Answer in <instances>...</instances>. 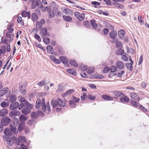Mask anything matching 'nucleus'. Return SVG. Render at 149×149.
Masks as SVG:
<instances>
[{
    "label": "nucleus",
    "instance_id": "obj_1",
    "mask_svg": "<svg viewBox=\"0 0 149 149\" xmlns=\"http://www.w3.org/2000/svg\"><path fill=\"white\" fill-rule=\"evenodd\" d=\"M51 104L54 108L58 106L61 107H64L66 105L65 102L63 101L62 99L59 98L57 100L53 99L51 101Z\"/></svg>",
    "mask_w": 149,
    "mask_h": 149
},
{
    "label": "nucleus",
    "instance_id": "obj_2",
    "mask_svg": "<svg viewBox=\"0 0 149 149\" xmlns=\"http://www.w3.org/2000/svg\"><path fill=\"white\" fill-rule=\"evenodd\" d=\"M27 107L30 108L32 109L33 106L32 104L29 103L28 102H21L19 104V109H21L24 107Z\"/></svg>",
    "mask_w": 149,
    "mask_h": 149
},
{
    "label": "nucleus",
    "instance_id": "obj_3",
    "mask_svg": "<svg viewBox=\"0 0 149 149\" xmlns=\"http://www.w3.org/2000/svg\"><path fill=\"white\" fill-rule=\"evenodd\" d=\"M4 133L5 135L3 136V138L7 141L9 139V136H10L12 135V133L10 131L9 129V128H6L5 129L4 131Z\"/></svg>",
    "mask_w": 149,
    "mask_h": 149
},
{
    "label": "nucleus",
    "instance_id": "obj_4",
    "mask_svg": "<svg viewBox=\"0 0 149 149\" xmlns=\"http://www.w3.org/2000/svg\"><path fill=\"white\" fill-rule=\"evenodd\" d=\"M43 111H44L47 113H49L51 112V109L49 102H47L46 105L42 106V109Z\"/></svg>",
    "mask_w": 149,
    "mask_h": 149
},
{
    "label": "nucleus",
    "instance_id": "obj_5",
    "mask_svg": "<svg viewBox=\"0 0 149 149\" xmlns=\"http://www.w3.org/2000/svg\"><path fill=\"white\" fill-rule=\"evenodd\" d=\"M10 121V119L9 117L6 116L2 118L1 122V124L5 126L9 124Z\"/></svg>",
    "mask_w": 149,
    "mask_h": 149
},
{
    "label": "nucleus",
    "instance_id": "obj_6",
    "mask_svg": "<svg viewBox=\"0 0 149 149\" xmlns=\"http://www.w3.org/2000/svg\"><path fill=\"white\" fill-rule=\"evenodd\" d=\"M113 95L116 96L114 97L113 98L116 99L118 97H122L124 96V94L122 92L118 91H115L112 92Z\"/></svg>",
    "mask_w": 149,
    "mask_h": 149
},
{
    "label": "nucleus",
    "instance_id": "obj_7",
    "mask_svg": "<svg viewBox=\"0 0 149 149\" xmlns=\"http://www.w3.org/2000/svg\"><path fill=\"white\" fill-rule=\"evenodd\" d=\"M47 29L46 27H44L41 29L40 34L42 36H49V34L47 33Z\"/></svg>",
    "mask_w": 149,
    "mask_h": 149
},
{
    "label": "nucleus",
    "instance_id": "obj_8",
    "mask_svg": "<svg viewBox=\"0 0 149 149\" xmlns=\"http://www.w3.org/2000/svg\"><path fill=\"white\" fill-rule=\"evenodd\" d=\"M19 108V103L16 102H13L10 105V108L11 110H14Z\"/></svg>",
    "mask_w": 149,
    "mask_h": 149
},
{
    "label": "nucleus",
    "instance_id": "obj_9",
    "mask_svg": "<svg viewBox=\"0 0 149 149\" xmlns=\"http://www.w3.org/2000/svg\"><path fill=\"white\" fill-rule=\"evenodd\" d=\"M19 86V90L22 93V94L23 95H25L26 94V89L25 85L20 84Z\"/></svg>",
    "mask_w": 149,
    "mask_h": 149
},
{
    "label": "nucleus",
    "instance_id": "obj_10",
    "mask_svg": "<svg viewBox=\"0 0 149 149\" xmlns=\"http://www.w3.org/2000/svg\"><path fill=\"white\" fill-rule=\"evenodd\" d=\"M116 65L117 68L120 69H123L125 67L124 63L121 61H117L116 63Z\"/></svg>",
    "mask_w": 149,
    "mask_h": 149
},
{
    "label": "nucleus",
    "instance_id": "obj_11",
    "mask_svg": "<svg viewBox=\"0 0 149 149\" xmlns=\"http://www.w3.org/2000/svg\"><path fill=\"white\" fill-rule=\"evenodd\" d=\"M130 96L132 99L136 100L138 102H139L140 98L136 93H131Z\"/></svg>",
    "mask_w": 149,
    "mask_h": 149
},
{
    "label": "nucleus",
    "instance_id": "obj_12",
    "mask_svg": "<svg viewBox=\"0 0 149 149\" xmlns=\"http://www.w3.org/2000/svg\"><path fill=\"white\" fill-rule=\"evenodd\" d=\"M31 109L27 107H25L22 109V111L23 114L27 115L31 112Z\"/></svg>",
    "mask_w": 149,
    "mask_h": 149
},
{
    "label": "nucleus",
    "instance_id": "obj_13",
    "mask_svg": "<svg viewBox=\"0 0 149 149\" xmlns=\"http://www.w3.org/2000/svg\"><path fill=\"white\" fill-rule=\"evenodd\" d=\"M42 103L41 100L40 98H38L35 105V108L37 109H39L42 106Z\"/></svg>",
    "mask_w": 149,
    "mask_h": 149
},
{
    "label": "nucleus",
    "instance_id": "obj_14",
    "mask_svg": "<svg viewBox=\"0 0 149 149\" xmlns=\"http://www.w3.org/2000/svg\"><path fill=\"white\" fill-rule=\"evenodd\" d=\"M9 104V100L8 99L5 100V101H3L0 104L1 106L3 108L7 107Z\"/></svg>",
    "mask_w": 149,
    "mask_h": 149
},
{
    "label": "nucleus",
    "instance_id": "obj_15",
    "mask_svg": "<svg viewBox=\"0 0 149 149\" xmlns=\"http://www.w3.org/2000/svg\"><path fill=\"white\" fill-rule=\"evenodd\" d=\"M59 58L61 61L65 65H67L69 61L65 57L61 56Z\"/></svg>",
    "mask_w": 149,
    "mask_h": 149
},
{
    "label": "nucleus",
    "instance_id": "obj_16",
    "mask_svg": "<svg viewBox=\"0 0 149 149\" xmlns=\"http://www.w3.org/2000/svg\"><path fill=\"white\" fill-rule=\"evenodd\" d=\"M125 34V31L123 30H120L118 31V35L119 38L120 39L124 38Z\"/></svg>",
    "mask_w": 149,
    "mask_h": 149
},
{
    "label": "nucleus",
    "instance_id": "obj_17",
    "mask_svg": "<svg viewBox=\"0 0 149 149\" xmlns=\"http://www.w3.org/2000/svg\"><path fill=\"white\" fill-rule=\"evenodd\" d=\"M63 12L66 14L69 15H72L73 14L72 11L68 8H64L63 10Z\"/></svg>",
    "mask_w": 149,
    "mask_h": 149
},
{
    "label": "nucleus",
    "instance_id": "obj_18",
    "mask_svg": "<svg viewBox=\"0 0 149 149\" xmlns=\"http://www.w3.org/2000/svg\"><path fill=\"white\" fill-rule=\"evenodd\" d=\"M28 119V117L24 115H22L20 116L19 118V121L22 123H24Z\"/></svg>",
    "mask_w": 149,
    "mask_h": 149
},
{
    "label": "nucleus",
    "instance_id": "obj_19",
    "mask_svg": "<svg viewBox=\"0 0 149 149\" xmlns=\"http://www.w3.org/2000/svg\"><path fill=\"white\" fill-rule=\"evenodd\" d=\"M8 112V110L3 109L0 110V116L2 117L5 116Z\"/></svg>",
    "mask_w": 149,
    "mask_h": 149
},
{
    "label": "nucleus",
    "instance_id": "obj_20",
    "mask_svg": "<svg viewBox=\"0 0 149 149\" xmlns=\"http://www.w3.org/2000/svg\"><path fill=\"white\" fill-rule=\"evenodd\" d=\"M102 97L103 99L107 101L112 100L113 98L112 97L107 95H102Z\"/></svg>",
    "mask_w": 149,
    "mask_h": 149
},
{
    "label": "nucleus",
    "instance_id": "obj_21",
    "mask_svg": "<svg viewBox=\"0 0 149 149\" xmlns=\"http://www.w3.org/2000/svg\"><path fill=\"white\" fill-rule=\"evenodd\" d=\"M125 71H121V72H120L118 73H116L115 74H114L113 73H110V74L109 75H108V76L109 77H111V76H113L114 75H116L118 77H122L123 74L124 73Z\"/></svg>",
    "mask_w": 149,
    "mask_h": 149
},
{
    "label": "nucleus",
    "instance_id": "obj_22",
    "mask_svg": "<svg viewBox=\"0 0 149 149\" xmlns=\"http://www.w3.org/2000/svg\"><path fill=\"white\" fill-rule=\"evenodd\" d=\"M19 113V112L18 111L14 110L9 113V115L10 116H18Z\"/></svg>",
    "mask_w": 149,
    "mask_h": 149
},
{
    "label": "nucleus",
    "instance_id": "obj_23",
    "mask_svg": "<svg viewBox=\"0 0 149 149\" xmlns=\"http://www.w3.org/2000/svg\"><path fill=\"white\" fill-rule=\"evenodd\" d=\"M117 36V32L114 31H111L109 34L110 37L112 39L115 38Z\"/></svg>",
    "mask_w": 149,
    "mask_h": 149
},
{
    "label": "nucleus",
    "instance_id": "obj_24",
    "mask_svg": "<svg viewBox=\"0 0 149 149\" xmlns=\"http://www.w3.org/2000/svg\"><path fill=\"white\" fill-rule=\"evenodd\" d=\"M124 97L120 98V100L121 102L123 103L129 102L130 101L129 98L126 96L124 95Z\"/></svg>",
    "mask_w": 149,
    "mask_h": 149
},
{
    "label": "nucleus",
    "instance_id": "obj_25",
    "mask_svg": "<svg viewBox=\"0 0 149 149\" xmlns=\"http://www.w3.org/2000/svg\"><path fill=\"white\" fill-rule=\"evenodd\" d=\"M74 14L77 18L78 19L80 20H83L82 16H81V14L80 13L77 12H75L74 13Z\"/></svg>",
    "mask_w": 149,
    "mask_h": 149
},
{
    "label": "nucleus",
    "instance_id": "obj_26",
    "mask_svg": "<svg viewBox=\"0 0 149 149\" xmlns=\"http://www.w3.org/2000/svg\"><path fill=\"white\" fill-rule=\"evenodd\" d=\"M8 87H6L3 88L0 91V96H2L6 94L8 92Z\"/></svg>",
    "mask_w": 149,
    "mask_h": 149
},
{
    "label": "nucleus",
    "instance_id": "obj_27",
    "mask_svg": "<svg viewBox=\"0 0 149 149\" xmlns=\"http://www.w3.org/2000/svg\"><path fill=\"white\" fill-rule=\"evenodd\" d=\"M63 18L64 20L68 22H70L72 20V18L70 16L64 15L63 16Z\"/></svg>",
    "mask_w": 149,
    "mask_h": 149
},
{
    "label": "nucleus",
    "instance_id": "obj_28",
    "mask_svg": "<svg viewBox=\"0 0 149 149\" xmlns=\"http://www.w3.org/2000/svg\"><path fill=\"white\" fill-rule=\"evenodd\" d=\"M31 118L32 119L36 120L38 118V114L34 111H33L31 113Z\"/></svg>",
    "mask_w": 149,
    "mask_h": 149
},
{
    "label": "nucleus",
    "instance_id": "obj_29",
    "mask_svg": "<svg viewBox=\"0 0 149 149\" xmlns=\"http://www.w3.org/2000/svg\"><path fill=\"white\" fill-rule=\"evenodd\" d=\"M90 23L93 28L96 29L97 27V24L95 20L92 19L90 21Z\"/></svg>",
    "mask_w": 149,
    "mask_h": 149
},
{
    "label": "nucleus",
    "instance_id": "obj_30",
    "mask_svg": "<svg viewBox=\"0 0 149 149\" xmlns=\"http://www.w3.org/2000/svg\"><path fill=\"white\" fill-rule=\"evenodd\" d=\"M46 49L48 52L52 54H53V48L51 45H48Z\"/></svg>",
    "mask_w": 149,
    "mask_h": 149
},
{
    "label": "nucleus",
    "instance_id": "obj_31",
    "mask_svg": "<svg viewBox=\"0 0 149 149\" xmlns=\"http://www.w3.org/2000/svg\"><path fill=\"white\" fill-rule=\"evenodd\" d=\"M25 126L24 123H21L19 125L18 129V130L20 131H22L24 129Z\"/></svg>",
    "mask_w": 149,
    "mask_h": 149
},
{
    "label": "nucleus",
    "instance_id": "obj_32",
    "mask_svg": "<svg viewBox=\"0 0 149 149\" xmlns=\"http://www.w3.org/2000/svg\"><path fill=\"white\" fill-rule=\"evenodd\" d=\"M36 7L39 8H41L43 7V6L40 0H36Z\"/></svg>",
    "mask_w": 149,
    "mask_h": 149
},
{
    "label": "nucleus",
    "instance_id": "obj_33",
    "mask_svg": "<svg viewBox=\"0 0 149 149\" xmlns=\"http://www.w3.org/2000/svg\"><path fill=\"white\" fill-rule=\"evenodd\" d=\"M37 123V121L36 120L32 119L29 120L27 122V123L29 125H35Z\"/></svg>",
    "mask_w": 149,
    "mask_h": 149
},
{
    "label": "nucleus",
    "instance_id": "obj_34",
    "mask_svg": "<svg viewBox=\"0 0 149 149\" xmlns=\"http://www.w3.org/2000/svg\"><path fill=\"white\" fill-rule=\"evenodd\" d=\"M38 16L35 13H33L31 15V19L33 22H36L38 19Z\"/></svg>",
    "mask_w": 149,
    "mask_h": 149
},
{
    "label": "nucleus",
    "instance_id": "obj_35",
    "mask_svg": "<svg viewBox=\"0 0 149 149\" xmlns=\"http://www.w3.org/2000/svg\"><path fill=\"white\" fill-rule=\"evenodd\" d=\"M91 4L94 5V7L97 8H100L99 6L100 4V3L95 1H93L91 2Z\"/></svg>",
    "mask_w": 149,
    "mask_h": 149
},
{
    "label": "nucleus",
    "instance_id": "obj_36",
    "mask_svg": "<svg viewBox=\"0 0 149 149\" xmlns=\"http://www.w3.org/2000/svg\"><path fill=\"white\" fill-rule=\"evenodd\" d=\"M17 98L15 95H12L10 97L9 100L10 102H13L16 101Z\"/></svg>",
    "mask_w": 149,
    "mask_h": 149
},
{
    "label": "nucleus",
    "instance_id": "obj_37",
    "mask_svg": "<svg viewBox=\"0 0 149 149\" xmlns=\"http://www.w3.org/2000/svg\"><path fill=\"white\" fill-rule=\"evenodd\" d=\"M13 36V35L10 34L8 32H7L6 34V36L7 38H10L9 40L10 42H12V41Z\"/></svg>",
    "mask_w": 149,
    "mask_h": 149
},
{
    "label": "nucleus",
    "instance_id": "obj_38",
    "mask_svg": "<svg viewBox=\"0 0 149 149\" xmlns=\"http://www.w3.org/2000/svg\"><path fill=\"white\" fill-rule=\"evenodd\" d=\"M10 128L9 129L10 131L11 132L14 134H16V129L13 127L12 125H10Z\"/></svg>",
    "mask_w": 149,
    "mask_h": 149
},
{
    "label": "nucleus",
    "instance_id": "obj_39",
    "mask_svg": "<svg viewBox=\"0 0 149 149\" xmlns=\"http://www.w3.org/2000/svg\"><path fill=\"white\" fill-rule=\"evenodd\" d=\"M70 64L72 65L74 67L77 68L78 66V64L77 62L75 60H71L70 62Z\"/></svg>",
    "mask_w": 149,
    "mask_h": 149
},
{
    "label": "nucleus",
    "instance_id": "obj_40",
    "mask_svg": "<svg viewBox=\"0 0 149 149\" xmlns=\"http://www.w3.org/2000/svg\"><path fill=\"white\" fill-rule=\"evenodd\" d=\"M124 52V50L122 49L121 48H120L116 51V54L118 55H122L123 54Z\"/></svg>",
    "mask_w": 149,
    "mask_h": 149
},
{
    "label": "nucleus",
    "instance_id": "obj_41",
    "mask_svg": "<svg viewBox=\"0 0 149 149\" xmlns=\"http://www.w3.org/2000/svg\"><path fill=\"white\" fill-rule=\"evenodd\" d=\"M13 142L15 144L17 145H20V142L19 138H17L16 137L14 138Z\"/></svg>",
    "mask_w": 149,
    "mask_h": 149
},
{
    "label": "nucleus",
    "instance_id": "obj_42",
    "mask_svg": "<svg viewBox=\"0 0 149 149\" xmlns=\"http://www.w3.org/2000/svg\"><path fill=\"white\" fill-rule=\"evenodd\" d=\"M125 66L128 69H130L131 71L133 69L132 64L131 63H126Z\"/></svg>",
    "mask_w": 149,
    "mask_h": 149
},
{
    "label": "nucleus",
    "instance_id": "obj_43",
    "mask_svg": "<svg viewBox=\"0 0 149 149\" xmlns=\"http://www.w3.org/2000/svg\"><path fill=\"white\" fill-rule=\"evenodd\" d=\"M69 104L70 107H72L75 108L76 107V104L74 102V101L69 100Z\"/></svg>",
    "mask_w": 149,
    "mask_h": 149
},
{
    "label": "nucleus",
    "instance_id": "obj_44",
    "mask_svg": "<svg viewBox=\"0 0 149 149\" xmlns=\"http://www.w3.org/2000/svg\"><path fill=\"white\" fill-rule=\"evenodd\" d=\"M43 41L46 44H49L50 42V39L49 38L46 37L43 38Z\"/></svg>",
    "mask_w": 149,
    "mask_h": 149
},
{
    "label": "nucleus",
    "instance_id": "obj_45",
    "mask_svg": "<svg viewBox=\"0 0 149 149\" xmlns=\"http://www.w3.org/2000/svg\"><path fill=\"white\" fill-rule=\"evenodd\" d=\"M42 26V23L38 21L36 23V28L37 30H39L40 29Z\"/></svg>",
    "mask_w": 149,
    "mask_h": 149
},
{
    "label": "nucleus",
    "instance_id": "obj_46",
    "mask_svg": "<svg viewBox=\"0 0 149 149\" xmlns=\"http://www.w3.org/2000/svg\"><path fill=\"white\" fill-rule=\"evenodd\" d=\"M74 91V90L73 89H70L67 91L65 93H64V95L66 96L71 94Z\"/></svg>",
    "mask_w": 149,
    "mask_h": 149
},
{
    "label": "nucleus",
    "instance_id": "obj_47",
    "mask_svg": "<svg viewBox=\"0 0 149 149\" xmlns=\"http://www.w3.org/2000/svg\"><path fill=\"white\" fill-rule=\"evenodd\" d=\"M117 67L115 66H112L110 68V71L113 73V72H115L117 70Z\"/></svg>",
    "mask_w": 149,
    "mask_h": 149
},
{
    "label": "nucleus",
    "instance_id": "obj_48",
    "mask_svg": "<svg viewBox=\"0 0 149 149\" xmlns=\"http://www.w3.org/2000/svg\"><path fill=\"white\" fill-rule=\"evenodd\" d=\"M130 103L134 106L136 107L138 106V104L136 102L132 100H131L130 101Z\"/></svg>",
    "mask_w": 149,
    "mask_h": 149
},
{
    "label": "nucleus",
    "instance_id": "obj_49",
    "mask_svg": "<svg viewBox=\"0 0 149 149\" xmlns=\"http://www.w3.org/2000/svg\"><path fill=\"white\" fill-rule=\"evenodd\" d=\"M116 46L117 48H121L123 47V44L120 42H118L116 43Z\"/></svg>",
    "mask_w": 149,
    "mask_h": 149
},
{
    "label": "nucleus",
    "instance_id": "obj_50",
    "mask_svg": "<svg viewBox=\"0 0 149 149\" xmlns=\"http://www.w3.org/2000/svg\"><path fill=\"white\" fill-rule=\"evenodd\" d=\"M37 84L40 87H41L43 85H45V81L44 80L40 81L38 82Z\"/></svg>",
    "mask_w": 149,
    "mask_h": 149
},
{
    "label": "nucleus",
    "instance_id": "obj_51",
    "mask_svg": "<svg viewBox=\"0 0 149 149\" xmlns=\"http://www.w3.org/2000/svg\"><path fill=\"white\" fill-rule=\"evenodd\" d=\"M139 108L143 112L145 113H147L148 111V110L141 105H140Z\"/></svg>",
    "mask_w": 149,
    "mask_h": 149
},
{
    "label": "nucleus",
    "instance_id": "obj_52",
    "mask_svg": "<svg viewBox=\"0 0 149 149\" xmlns=\"http://www.w3.org/2000/svg\"><path fill=\"white\" fill-rule=\"evenodd\" d=\"M34 37L39 42H40L41 41V39L38 35L37 34H35Z\"/></svg>",
    "mask_w": 149,
    "mask_h": 149
},
{
    "label": "nucleus",
    "instance_id": "obj_53",
    "mask_svg": "<svg viewBox=\"0 0 149 149\" xmlns=\"http://www.w3.org/2000/svg\"><path fill=\"white\" fill-rule=\"evenodd\" d=\"M87 65H81L80 69L82 71H86L87 69Z\"/></svg>",
    "mask_w": 149,
    "mask_h": 149
},
{
    "label": "nucleus",
    "instance_id": "obj_54",
    "mask_svg": "<svg viewBox=\"0 0 149 149\" xmlns=\"http://www.w3.org/2000/svg\"><path fill=\"white\" fill-rule=\"evenodd\" d=\"M68 71L69 73L73 75H74L75 74V72L73 69H69L68 70Z\"/></svg>",
    "mask_w": 149,
    "mask_h": 149
},
{
    "label": "nucleus",
    "instance_id": "obj_55",
    "mask_svg": "<svg viewBox=\"0 0 149 149\" xmlns=\"http://www.w3.org/2000/svg\"><path fill=\"white\" fill-rule=\"evenodd\" d=\"M31 2L32 3L31 5V7L32 9H34L36 7V2H35V1H31Z\"/></svg>",
    "mask_w": 149,
    "mask_h": 149
},
{
    "label": "nucleus",
    "instance_id": "obj_56",
    "mask_svg": "<svg viewBox=\"0 0 149 149\" xmlns=\"http://www.w3.org/2000/svg\"><path fill=\"white\" fill-rule=\"evenodd\" d=\"M110 70L109 67H106L104 68L102 70V72L104 73H105L108 72Z\"/></svg>",
    "mask_w": 149,
    "mask_h": 149
},
{
    "label": "nucleus",
    "instance_id": "obj_57",
    "mask_svg": "<svg viewBox=\"0 0 149 149\" xmlns=\"http://www.w3.org/2000/svg\"><path fill=\"white\" fill-rule=\"evenodd\" d=\"M113 4L116 7H118L120 8H122L123 7V6L120 3H115Z\"/></svg>",
    "mask_w": 149,
    "mask_h": 149
},
{
    "label": "nucleus",
    "instance_id": "obj_58",
    "mask_svg": "<svg viewBox=\"0 0 149 149\" xmlns=\"http://www.w3.org/2000/svg\"><path fill=\"white\" fill-rule=\"evenodd\" d=\"M88 98L91 100H94L95 98V97L94 96H92L90 94L88 95L87 96Z\"/></svg>",
    "mask_w": 149,
    "mask_h": 149
},
{
    "label": "nucleus",
    "instance_id": "obj_59",
    "mask_svg": "<svg viewBox=\"0 0 149 149\" xmlns=\"http://www.w3.org/2000/svg\"><path fill=\"white\" fill-rule=\"evenodd\" d=\"M1 50V51L2 53H4L6 51V47L4 46H3L1 47V49H0Z\"/></svg>",
    "mask_w": 149,
    "mask_h": 149
},
{
    "label": "nucleus",
    "instance_id": "obj_60",
    "mask_svg": "<svg viewBox=\"0 0 149 149\" xmlns=\"http://www.w3.org/2000/svg\"><path fill=\"white\" fill-rule=\"evenodd\" d=\"M19 139L20 141H22V142H23L26 141L25 138L24 136H20L19 137Z\"/></svg>",
    "mask_w": 149,
    "mask_h": 149
},
{
    "label": "nucleus",
    "instance_id": "obj_61",
    "mask_svg": "<svg viewBox=\"0 0 149 149\" xmlns=\"http://www.w3.org/2000/svg\"><path fill=\"white\" fill-rule=\"evenodd\" d=\"M122 59L124 61H128V58L125 55H123L122 57Z\"/></svg>",
    "mask_w": 149,
    "mask_h": 149
},
{
    "label": "nucleus",
    "instance_id": "obj_62",
    "mask_svg": "<svg viewBox=\"0 0 149 149\" xmlns=\"http://www.w3.org/2000/svg\"><path fill=\"white\" fill-rule=\"evenodd\" d=\"M19 123V121L18 119L16 118H13V123L14 124H15V123L17 124Z\"/></svg>",
    "mask_w": 149,
    "mask_h": 149
},
{
    "label": "nucleus",
    "instance_id": "obj_63",
    "mask_svg": "<svg viewBox=\"0 0 149 149\" xmlns=\"http://www.w3.org/2000/svg\"><path fill=\"white\" fill-rule=\"evenodd\" d=\"M104 1L108 5L112 6L113 4L111 3V0H104Z\"/></svg>",
    "mask_w": 149,
    "mask_h": 149
},
{
    "label": "nucleus",
    "instance_id": "obj_64",
    "mask_svg": "<svg viewBox=\"0 0 149 149\" xmlns=\"http://www.w3.org/2000/svg\"><path fill=\"white\" fill-rule=\"evenodd\" d=\"M51 8L50 6H47L46 7L45 9L43 10V11H45L46 10H47L49 12H51Z\"/></svg>",
    "mask_w": 149,
    "mask_h": 149
}]
</instances>
